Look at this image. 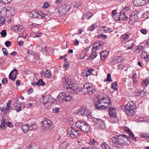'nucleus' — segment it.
Listing matches in <instances>:
<instances>
[{"label": "nucleus", "mask_w": 149, "mask_h": 149, "mask_svg": "<svg viewBox=\"0 0 149 149\" xmlns=\"http://www.w3.org/2000/svg\"><path fill=\"white\" fill-rule=\"evenodd\" d=\"M111 139L113 143V146L118 149H122L124 146V143L127 145L130 143L129 138L125 134H121L116 137H112Z\"/></svg>", "instance_id": "f257e3e1"}, {"label": "nucleus", "mask_w": 149, "mask_h": 149, "mask_svg": "<svg viewBox=\"0 0 149 149\" xmlns=\"http://www.w3.org/2000/svg\"><path fill=\"white\" fill-rule=\"evenodd\" d=\"M94 104L95 108L101 110L105 109L111 104V103L109 98L107 99L102 97L101 99H95Z\"/></svg>", "instance_id": "f03ea898"}, {"label": "nucleus", "mask_w": 149, "mask_h": 149, "mask_svg": "<svg viewBox=\"0 0 149 149\" xmlns=\"http://www.w3.org/2000/svg\"><path fill=\"white\" fill-rule=\"evenodd\" d=\"M73 98V96L72 94L68 93L62 92L60 93L58 95L57 101L59 103L62 104L64 102H70Z\"/></svg>", "instance_id": "7ed1b4c3"}, {"label": "nucleus", "mask_w": 149, "mask_h": 149, "mask_svg": "<svg viewBox=\"0 0 149 149\" xmlns=\"http://www.w3.org/2000/svg\"><path fill=\"white\" fill-rule=\"evenodd\" d=\"M76 126L84 133H88L90 131V126L84 121L81 120L77 122Z\"/></svg>", "instance_id": "20e7f679"}, {"label": "nucleus", "mask_w": 149, "mask_h": 149, "mask_svg": "<svg viewBox=\"0 0 149 149\" xmlns=\"http://www.w3.org/2000/svg\"><path fill=\"white\" fill-rule=\"evenodd\" d=\"M134 107L133 102H130L125 106L124 111L127 115L131 116L134 114Z\"/></svg>", "instance_id": "39448f33"}, {"label": "nucleus", "mask_w": 149, "mask_h": 149, "mask_svg": "<svg viewBox=\"0 0 149 149\" xmlns=\"http://www.w3.org/2000/svg\"><path fill=\"white\" fill-rule=\"evenodd\" d=\"M77 113L79 115H81L83 116H87L88 118H91V112L85 106L81 107L78 110Z\"/></svg>", "instance_id": "423d86ee"}, {"label": "nucleus", "mask_w": 149, "mask_h": 149, "mask_svg": "<svg viewBox=\"0 0 149 149\" xmlns=\"http://www.w3.org/2000/svg\"><path fill=\"white\" fill-rule=\"evenodd\" d=\"M43 103L45 107L49 108L52 106L53 102L52 97L50 95L43 97Z\"/></svg>", "instance_id": "0eeeda50"}, {"label": "nucleus", "mask_w": 149, "mask_h": 149, "mask_svg": "<svg viewBox=\"0 0 149 149\" xmlns=\"http://www.w3.org/2000/svg\"><path fill=\"white\" fill-rule=\"evenodd\" d=\"M83 87L84 91L89 93H94L95 91V87L91 83H85L83 85Z\"/></svg>", "instance_id": "6e6552de"}, {"label": "nucleus", "mask_w": 149, "mask_h": 149, "mask_svg": "<svg viewBox=\"0 0 149 149\" xmlns=\"http://www.w3.org/2000/svg\"><path fill=\"white\" fill-rule=\"evenodd\" d=\"M68 134L72 138H77L79 135V130H76L71 127L68 129Z\"/></svg>", "instance_id": "1a4fd4ad"}, {"label": "nucleus", "mask_w": 149, "mask_h": 149, "mask_svg": "<svg viewBox=\"0 0 149 149\" xmlns=\"http://www.w3.org/2000/svg\"><path fill=\"white\" fill-rule=\"evenodd\" d=\"M69 89L70 91L72 93H79L80 91V89L79 88L78 85L76 83H71L68 87L67 89Z\"/></svg>", "instance_id": "9d476101"}, {"label": "nucleus", "mask_w": 149, "mask_h": 149, "mask_svg": "<svg viewBox=\"0 0 149 149\" xmlns=\"http://www.w3.org/2000/svg\"><path fill=\"white\" fill-rule=\"evenodd\" d=\"M95 127L97 128L102 129L104 128L105 124L104 121L99 118H95L94 120Z\"/></svg>", "instance_id": "9b49d317"}, {"label": "nucleus", "mask_w": 149, "mask_h": 149, "mask_svg": "<svg viewBox=\"0 0 149 149\" xmlns=\"http://www.w3.org/2000/svg\"><path fill=\"white\" fill-rule=\"evenodd\" d=\"M42 127H44L45 129H50L52 128L53 126L52 123V121L48 119H45L42 122Z\"/></svg>", "instance_id": "f8f14e48"}, {"label": "nucleus", "mask_w": 149, "mask_h": 149, "mask_svg": "<svg viewBox=\"0 0 149 149\" xmlns=\"http://www.w3.org/2000/svg\"><path fill=\"white\" fill-rule=\"evenodd\" d=\"M11 101L9 100L7 103L6 105H3L0 107V111L1 113L4 114H6L8 111L11 109V107L10 105Z\"/></svg>", "instance_id": "ddd939ff"}, {"label": "nucleus", "mask_w": 149, "mask_h": 149, "mask_svg": "<svg viewBox=\"0 0 149 149\" xmlns=\"http://www.w3.org/2000/svg\"><path fill=\"white\" fill-rule=\"evenodd\" d=\"M29 16L31 17L38 19H41L43 17V14L40 11L36 12L34 11L30 12Z\"/></svg>", "instance_id": "4468645a"}, {"label": "nucleus", "mask_w": 149, "mask_h": 149, "mask_svg": "<svg viewBox=\"0 0 149 149\" xmlns=\"http://www.w3.org/2000/svg\"><path fill=\"white\" fill-rule=\"evenodd\" d=\"M139 13L137 11L132 12L130 15V20L133 22H137L139 17Z\"/></svg>", "instance_id": "2eb2a0df"}, {"label": "nucleus", "mask_w": 149, "mask_h": 149, "mask_svg": "<svg viewBox=\"0 0 149 149\" xmlns=\"http://www.w3.org/2000/svg\"><path fill=\"white\" fill-rule=\"evenodd\" d=\"M62 81L64 86L66 89L72 83H71V80L69 78V77L67 76H65L62 78Z\"/></svg>", "instance_id": "dca6fc26"}, {"label": "nucleus", "mask_w": 149, "mask_h": 149, "mask_svg": "<svg viewBox=\"0 0 149 149\" xmlns=\"http://www.w3.org/2000/svg\"><path fill=\"white\" fill-rule=\"evenodd\" d=\"M18 73V71L17 69H15L13 70L9 75L10 79L13 81H14L17 77Z\"/></svg>", "instance_id": "f3484780"}, {"label": "nucleus", "mask_w": 149, "mask_h": 149, "mask_svg": "<svg viewBox=\"0 0 149 149\" xmlns=\"http://www.w3.org/2000/svg\"><path fill=\"white\" fill-rule=\"evenodd\" d=\"M134 3H136L135 5L138 6H143L149 3L148 0H134Z\"/></svg>", "instance_id": "a211bd4d"}, {"label": "nucleus", "mask_w": 149, "mask_h": 149, "mask_svg": "<svg viewBox=\"0 0 149 149\" xmlns=\"http://www.w3.org/2000/svg\"><path fill=\"white\" fill-rule=\"evenodd\" d=\"M109 114L111 118H116L117 116L116 109L110 107L109 108Z\"/></svg>", "instance_id": "6ab92c4d"}, {"label": "nucleus", "mask_w": 149, "mask_h": 149, "mask_svg": "<svg viewBox=\"0 0 149 149\" xmlns=\"http://www.w3.org/2000/svg\"><path fill=\"white\" fill-rule=\"evenodd\" d=\"M94 69H86L81 73V75L83 76L88 77L91 75Z\"/></svg>", "instance_id": "aec40b11"}, {"label": "nucleus", "mask_w": 149, "mask_h": 149, "mask_svg": "<svg viewBox=\"0 0 149 149\" xmlns=\"http://www.w3.org/2000/svg\"><path fill=\"white\" fill-rule=\"evenodd\" d=\"M120 39L123 43H127L129 41V36L127 34H123L120 37Z\"/></svg>", "instance_id": "412c9836"}, {"label": "nucleus", "mask_w": 149, "mask_h": 149, "mask_svg": "<svg viewBox=\"0 0 149 149\" xmlns=\"http://www.w3.org/2000/svg\"><path fill=\"white\" fill-rule=\"evenodd\" d=\"M92 14L91 12H85L84 13L82 17V19L84 20L89 19L92 16Z\"/></svg>", "instance_id": "4be33fe9"}, {"label": "nucleus", "mask_w": 149, "mask_h": 149, "mask_svg": "<svg viewBox=\"0 0 149 149\" xmlns=\"http://www.w3.org/2000/svg\"><path fill=\"white\" fill-rule=\"evenodd\" d=\"M108 52L106 50H104L102 51L100 53V58L102 60H104L105 58H106L108 55Z\"/></svg>", "instance_id": "5701e85b"}, {"label": "nucleus", "mask_w": 149, "mask_h": 149, "mask_svg": "<svg viewBox=\"0 0 149 149\" xmlns=\"http://www.w3.org/2000/svg\"><path fill=\"white\" fill-rule=\"evenodd\" d=\"M102 44L101 42H98L95 43L93 45V48L94 49V50H97L100 49Z\"/></svg>", "instance_id": "b1692460"}, {"label": "nucleus", "mask_w": 149, "mask_h": 149, "mask_svg": "<svg viewBox=\"0 0 149 149\" xmlns=\"http://www.w3.org/2000/svg\"><path fill=\"white\" fill-rule=\"evenodd\" d=\"M88 143L89 145L93 146H95V145H97L98 143L95 139L92 137L90 138L89 141Z\"/></svg>", "instance_id": "393cba45"}, {"label": "nucleus", "mask_w": 149, "mask_h": 149, "mask_svg": "<svg viewBox=\"0 0 149 149\" xmlns=\"http://www.w3.org/2000/svg\"><path fill=\"white\" fill-rule=\"evenodd\" d=\"M68 146V143L66 141L62 143L59 147V149H65Z\"/></svg>", "instance_id": "a878e982"}, {"label": "nucleus", "mask_w": 149, "mask_h": 149, "mask_svg": "<svg viewBox=\"0 0 149 149\" xmlns=\"http://www.w3.org/2000/svg\"><path fill=\"white\" fill-rule=\"evenodd\" d=\"M149 54L147 52H142L141 54V57L145 59L146 61L148 62V56Z\"/></svg>", "instance_id": "bb28decb"}, {"label": "nucleus", "mask_w": 149, "mask_h": 149, "mask_svg": "<svg viewBox=\"0 0 149 149\" xmlns=\"http://www.w3.org/2000/svg\"><path fill=\"white\" fill-rule=\"evenodd\" d=\"M21 129L24 133L27 132L28 131H30L28 124H25L22 126L21 127Z\"/></svg>", "instance_id": "cd10ccee"}, {"label": "nucleus", "mask_w": 149, "mask_h": 149, "mask_svg": "<svg viewBox=\"0 0 149 149\" xmlns=\"http://www.w3.org/2000/svg\"><path fill=\"white\" fill-rule=\"evenodd\" d=\"M6 121L5 120L2 118V120H1V123L0 124V130L4 129L6 127Z\"/></svg>", "instance_id": "c85d7f7f"}, {"label": "nucleus", "mask_w": 149, "mask_h": 149, "mask_svg": "<svg viewBox=\"0 0 149 149\" xmlns=\"http://www.w3.org/2000/svg\"><path fill=\"white\" fill-rule=\"evenodd\" d=\"M28 125L30 131L36 129L37 128V125L34 122H33L32 124H28Z\"/></svg>", "instance_id": "c756f323"}, {"label": "nucleus", "mask_w": 149, "mask_h": 149, "mask_svg": "<svg viewBox=\"0 0 149 149\" xmlns=\"http://www.w3.org/2000/svg\"><path fill=\"white\" fill-rule=\"evenodd\" d=\"M140 137L149 140V134L144 132H142L140 134Z\"/></svg>", "instance_id": "7c9ffc66"}, {"label": "nucleus", "mask_w": 149, "mask_h": 149, "mask_svg": "<svg viewBox=\"0 0 149 149\" xmlns=\"http://www.w3.org/2000/svg\"><path fill=\"white\" fill-rule=\"evenodd\" d=\"M13 106L15 107V109L17 112H19L22 110V108H21V106L19 104H18L17 103H15L14 104Z\"/></svg>", "instance_id": "2f4dec72"}, {"label": "nucleus", "mask_w": 149, "mask_h": 149, "mask_svg": "<svg viewBox=\"0 0 149 149\" xmlns=\"http://www.w3.org/2000/svg\"><path fill=\"white\" fill-rule=\"evenodd\" d=\"M101 146L102 149H111L109 145L105 142L101 143Z\"/></svg>", "instance_id": "473e14b6"}, {"label": "nucleus", "mask_w": 149, "mask_h": 149, "mask_svg": "<svg viewBox=\"0 0 149 149\" xmlns=\"http://www.w3.org/2000/svg\"><path fill=\"white\" fill-rule=\"evenodd\" d=\"M29 149H40L39 146L35 143H31L30 145Z\"/></svg>", "instance_id": "72a5a7b5"}, {"label": "nucleus", "mask_w": 149, "mask_h": 149, "mask_svg": "<svg viewBox=\"0 0 149 149\" xmlns=\"http://www.w3.org/2000/svg\"><path fill=\"white\" fill-rule=\"evenodd\" d=\"M44 75L46 78H50L52 76L50 71L49 70H46L44 73Z\"/></svg>", "instance_id": "f704fd0d"}, {"label": "nucleus", "mask_w": 149, "mask_h": 149, "mask_svg": "<svg viewBox=\"0 0 149 149\" xmlns=\"http://www.w3.org/2000/svg\"><path fill=\"white\" fill-rule=\"evenodd\" d=\"M119 17L118 18V19H119V21H121L124 19V17L125 15V13H123L121 11L119 13Z\"/></svg>", "instance_id": "c9c22d12"}, {"label": "nucleus", "mask_w": 149, "mask_h": 149, "mask_svg": "<svg viewBox=\"0 0 149 149\" xmlns=\"http://www.w3.org/2000/svg\"><path fill=\"white\" fill-rule=\"evenodd\" d=\"M148 121L149 119L145 117H140L138 119V122H148Z\"/></svg>", "instance_id": "e433bc0d"}, {"label": "nucleus", "mask_w": 149, "mask_h": 149, "mask_svg": "<svg viewBox=\"0 0 149 149\" xmlns=\"http://www.w3.org/2000/svg\"><path fill=\"white\" fill-rule=\"evenodd\" d=\"M91 51L92 53L90 54V56L92 59H93L96 57L97 54L96 52H95L94 49H92Z\"/></svg>", "instance_id": "4c0bfd02"}, {"label": "nucleus", "mask_w": 149, "mask_h": 149, "mask_svg": "<svg viewBox=\"0 0 149 149\" xmlns=\"http://www.w3.org/2000/svg\"><path fill=\"white\" fill-rule=\"evenodd\" d=\"M7 12H8V11H7V8H4L1 11V15L5 16L6 15V13Z\"/></svg>", "instance_id": "58836bf2"}, {"label": "nucleus", "mask_w": 149, "mask_h": 149, "mask_svg": "<svg viewBox=\"0 0 149 149\" xmlns=\"http://www.w3.org/2000/svg\"><path fill=\"white\" fill-rule=\"evenodd\" d=\"M149 84V79H146L145 80H143L142 83V85L143 87L147 86Z\"/></svg>", "instance_id": "ea45409f"}, {"label": "nucleus", "mask_w": 149, "mask_h": 149, "mask_svg": "<svg viewBox=\"0 0 149 149\" xmlns=\"http://www.w3.org/2000/svg\"><path fill=\"white\" fill-rule=\"evenodd\" d=\"M36 84L38 86H43L45 84V83L43 81L42 79H40L36 83Z\"/></svg>", "instance_id": "a19ab883"}, {"label": "nucleus", "mask_w": 149, "mask_h": 149, "mask_svg": "<svg viewBox=\"0 0 149 149\" xmlns=\"http://www.w3.org/2000/svg\"><path fill=\"white\" fill-rule=\"evenodd\" d=\"M118 63L124 61V58L121 56H118L115 57Z\"/></svg>", "instance_id": "79ce46f5"}, {"label": "nucleus", "mask_w": 149, "mask_h": 149, "mask_svg": "<svg viewBox=\"0 0 149 149\" xmlns=\"http://www.w3.org/2000/svg\"><path fill=\"white\" fill-rule=\"evenodd\" d=\"M118 84L116 82H113L111 84V87L114 90H117V86Z\"/></svg>", "instance_id": "37998d69"}, {"label": "nucleus", "mask_w": 149, "mask_h": 149, "mask_svg": "<svg viewBox=\"0 0 149 149\" xmlns=\"http://www.w3.org/2000/svg\"><path fill=\"white\" fill-rule=\"evenodd\" d=\"M144 47L142 46H139L135 50V52L136 53H138L142 49H143Z\"/></svg>", "instance_id": "c03bdc74"}, {"label": "nucleus", "mask_w": 149, "mask_h": 149, "mask_svg": "<svg viewBox=\"0 0 149 149\" xmlns=\"http://www.w3.org/2000/svg\"><path fill=\"white\" fill-rule=\"evenodd\" d=\"M86 56V54L82 53L77 57V58L79 60L82 59L85 57Z\"/></svg>", "instance_id": "a18cd8bd"}, {"label": "nucleus", "mask_w": 149, "mask_h": 149, "mask_svg": "<svg viewBox=\"0 0 149 149\" xmlns=\"http://www.w3.org/2000/svg\"><path fill=\"white\" fill-rule=\"evenodd\" d=\"M5 24V19L3 17H1L0 19V27L4 25Z\"/></svg>", "instance_id": "49530a36"}, {"label": "nucleus", "mask_w": 149, "mask_h": 149, "mask_svg": "<svg viewBox=\"0 0 149 149\" xmlns=\"http://www.w3.org/2000/svg\"><path fill=\"white\" fill-rule=\"evenodd\" d=\"M40 24H36L32 23H30L29 24V25H30L31 26L30 27V28H33L34 27H39L40 26Z\"/></svg>", "instance_id": "de8ad7c7"}, {"label": "nucleus", "mask_w": 149, "mask_h": 149, "mask_svg": "<svg viewBox=\"0 0 149 149\" xmlns=\"http://www.w3.org/2000/svg\"><path fill=\"white\" fill-rule=\"evenodd\" d=\"M42 52H47V47L44 45L41 46V50Z\"/></svg>", "instance_id": "09e8293b"}, {"label": "nucleus", "mask_w": 149, "mask_h": 149, "mask_svg": "<svg viewBox=\"0 0 149 149\" xmlns=\"http://www.w3.org/2000/svg\"><path fill=\"white\" fill-rule=\"evenodd\" d=\"M8 12H9L11 13H15V9L14 8L12 7H8L7 8Z\"/></svg>", "instance_id": "8fccbe9b"}, {"label": "nucleus", "mask_w": 149, "mask_h": 149, "mask_svg": "<svg viewBox=\"0 0 149 149\" xmlns=\"http://www.w3.org/2000/svg\"><path fill=\"white\" fill-rule=\"evenodd\" d=\"M6 31L5 30H3L1 32V34L3 37H5L6 36Z\"/></svg>", "instance_id": "3c124183"}, {"label": "nucleus", "mask_w": 149, "mask_h": 149, "mask_svg": "<svg viewBox=\"0 0 149 149\" xmlns=\"http://www.w3.org/2000/svg\"><path fill=\"white\" fill-rule=\"evenodd\" d=\"M130 10V8L127 7H125L123 8L121 11L123 13H126V12L129 10Z\"/></svg>", "instance_id": "603ef678"}, {"label": "nucleus", "mask_w": 149, "mask_h": 149, "mask_svg": "<svg viewBox=\"0 0 149 149\" xmlns=\"http://www.w3.org/2000/svg\"><path fill=\"white\" fill-rule=\"evenodd\" d=\"M2 50L4 55L7 56L8 55V52L6 49L4 48H2Z\"/></svg>", "instance_id": "864d4df0"}, {"label": "nucleus", "mask_w": 149, "mask_h": 149, "mask_svg": "<svg viewBox=\"0 0 149 149\" xmlns=\"http://www.w3.org/2000/svg\"><path fill=\"white\" fill-rule=\"evenodd\" d=\"M64 68L67 69L69 67V63L68 62H65L63 65Z\"/></svg>", "instance_id": "5fc2aeb1"}, {"label": "nucleus", "mask_w": 149, "mask_h": 149, "mask_svg": "<svg viewBox=\"0 0 149 149\" xmlns=\"http://www.w3.org/2000/svg\"><path fill=\"white\" fill-rule=\"evenodd\" d=\"M123 130L124 131L126 132L127 133H128L129 134H130V133L131 132L130 129L127 127H124Z\"/></svg>", "instance_id": "6e6d98bb"}, {"label": "nucleus", "mask_w": 149, "mask_h": 149, "mask_svg": "<svg viewBox=\"0 0 149 149\" xmlns=\"http://www.w3.org/2000/svg\"><path fill=\"white\" fill-rule=\"evenodd\" d=\"M141 32L143 34L146 35L147 34V31L146 29H142L140 30Z\"/></svg>", "instance_id": "4d7b16f0"}, {"label": "nucleus", "mask_w": 149, "mask_h": 149, "mask_svg": "<svg viewBox=\"0 0 149 149\" xmlns=\"http://www.w3.org/2000/svg\"><path fill=\"white\" fill-rule=\"evenodd\" d=\"M111 77L110 73H109L107 74V81H112V79H111Z\"/></svg>", "instance_id": "13d9d810"}, {"label": "nucleus", "mask_w": 149, "mask_h": 149, "mask_svg": "<svg viewBox=\"0 0 149 149\" xmlns=\"http://www.w3.org/2000/svg\"><path fill=\"white\" fill-rule=\"evenodd\" d=\"M6 125L7 126L10 127H12L13 126V123L10 122H6Z\"/></svg>", "instance_id": "bf43d9fd"}, {"label": "nucleus", "mask_w": 149, "mask_h": 149, "mask_svg": "<svg viewBox=\"0 0 149 149\" xmlns=\"http://www.w3.org/2000/svg\"><path fill=\"white\" fill-rule=\"evenodd\" d=\"M50 4L47 2H45L44 3V5L43 6L42 8H47L49 6Z\"/></svg>", "instance_id": "052dcab7"}, {"label": "nucleus", "mask_w": 149, "mask_h": 149, "mask_svg": "<svg viewBox=\"0 0 149 149\" xmlns=\"http://www.w3.org/2000/svg\"><path fill=\"white\" fill-rule=\"evenodd\" d=\"M117 63H118V62L115 58H113L111 62V64L112 65H114Z\"/></svg>", "instance_id": "680f3d73"}, {"label": "nucleus", "mask_w": 149, "mask_h": 149, "mask_svg": "<svg viewBox=\"0 0 149 149\" xmlns=\"http://www.w3.org/2000/svg\"><path fill=\"white\" fill-rule=\"evenodd\" d=\"M130 135V137H132V138L134 139L136 141V137L134 138V134L132 132H130V134H129Z\"/></svg>", "instance_id": "e2e57ef3"}, {"label": "nucleus", "mask_w": 149, "mask_h": 149, "mask_svg": "<svg viewBox=\"0 0 149 149\" xmlns=\"http://www.w3.org/2000/svg\"><path fill=\"white\" fill-rule=\"evenodd\" d=\"M27 52L28 54H29L33 55H35V53L34 52H33L32 50H29L27 51Z\"/></svg>", "instance_id": "0e129e2a"}, {"label": "nucleus", "mask_w": 149, "mask_h": 149, "mask_svg": "<svg viewBox=\"0 0 149 149\" xmlns=\"http://www.w3.org/2000/svg\"><path fill=\"white\" fill-rule=\"evenodd\" d=\"M81 5V3L79 2H77L74 5V7L76 8H78Z\"/></svg>", "instance_id": "69168bd1"}, {"label": "nucleus", "mask_w": 149, "mask_h": 149, "mask_svg": "<svg viewBox=\"0 0 149 149\" xmlns=\"http://www.w3.org/2000/svg\"><path fill=\"white\" fill-rule=\"evenodd\" d=\"M102 37L103 38H104L106 39L107 38V36L101 34V35L98 36L97 37V38H100Z\"/></svg>", "instance_id": "338daca9"}, {"label": "nucleus", "mask_w": 149, "mask_h": 149, "mask_svg": "<svg viewBox=\"0 0 149 149\" xmlns=\"http://www.w3.org/2000/svg\"><path fill=\"white\" fill-rule=\"evenodd\" d=\"M59 110V108L58 107H56L53 110V111L54 113H57L58 112Z\"/></svg>", "instance_id": "774afa93"}]
</instances>
